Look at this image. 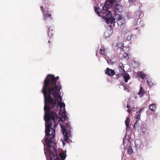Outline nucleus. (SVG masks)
I'll list each match as a JSON object with an SVG mask.
<instances>
[{"instance_id":"20e7f679","label":"nucleus","mask_w":160,"mask_h":160,"mask_svg":"<svg viewBox=\"0 0 160 160\" xmlns=\"http://www.w3.org/2000/svg\"><path fill=\"white\" fill-rule=\"evenodd\" d=\"M64 124V125H61V127L62 129V133L64 138V140L67 142L68 140L71 128L70 125V123L68 121L65 122Z\"/></svg>"},{"instance_id":"f3484780","label":"nucleus","mask_w":160,"mask_h":160,"mask_svg":"<svg viewBox=\"0 0 160 160\" xmlns=\"http://www.w3.org/2000/svg\"><path fill=\"white\" fill-rule=\"evenodd\" d=\"M113 7V8L112 9L113 10H119L120 6L119 4H115V5H114Z\"/></svg>"},{"instance_id":"4468645a","label":"nucleus","mask_w":160,"mask_h":160,"mask_svg":"<svg viewBox=\"0 0 160 160\" xmlns=\"http://www.w3.org/2000/svg\"><path fill=\"white\" fill-rule=\"evenodd\" d=\"M137 75L138 77L142 79H144L145 77L144 74L142 72H138Z\"/></svg>"},{"instance_id":"f03ea898","label":"nucleus","mask_w":160,"mask_h":160,"mask_svg":"<svg viewBox=\"0 0 160 160\" xmlns=\"http://www.w3.org/2000/svg\"><path fill=\"white\" fill-rule=\"evenodd\" d=\"M46 136L44 142L48 148L50 158V160H64L66 158L65 155L64 153L61 152L59 154L61 160L58 156L57 150L55 148L54 145L56 144L54 142V137H55V131L54 129H52L50 132L46 133L45 131Z\"/></svg>"},{"instance_id":"473e14b6","label":"nucleus","mask_w":160,"mask_h":160,"mask_svg":"<svg viewBox=\"0 0 160 160\" xmlns=\"http://www.w3.org/2000/svg\"><path fill=\"white\" fill-rule=\"evenodd\" d=\"M128 14H129V13H128V15H127V16H128V17H129V15H128Z\"/></svg>"},{"instance_id":"ddd939ff","label":"nucleus","mask_w":160,"mask_h":160,"mask_svg":"<svg viewBox=\"0 0 160 160\" xmlns=\"http://www.w3.org/2000/svg\"><path fill=\"white\" fill-rule=\"evenodd\" d=\"M42 13H43L44 17H45V19H46L48 17L50 18L51 16L50 14L48 13L47 11H42Z\"/></svg>"},{"instance_id":"9b49d317","label":"nucleus","mask_w":160,"mask_h":160,"mask_svg":"<svg viewBox=\"0 0 160 160\" xmlns=\"http://www.w3.org/2000/svg\"><path fill=\"white\" fill-rule=\"evenodd\" d=\"M125 20L126 19L124 18L120 20H117V22L118 25L121 26L125 23Z\"/></svg>"},{"instance_id":"9d476101","label":"nucleus","mask_w":160,"mask_h":160,"mask_svg":"<svg viewBox=\"0 0 160 160\" xmlns=\"http://www.w3.org/2000/svg\"><path fill=\"white\" fill-rule=\"evenodd\" d=\"M145 92L144 91L143 88L142 87H141L140 88L139 92L138 93V94L139 96L140 97H142L145 94Z\"/></svg>"},{"instance_id":"a211bd4d","label":"nucleus","mask_w":160,"mask_h":160,"mask_svg":"<svg viewBox=\"0 0 160 160\" xmlns=\"http://www.w3.org/2000/svg\"><path fill=\"white\" fill-rule=\"evenodd\" d=\"M147 83L148 86L149 87H151L153 85V83L150 80H147Z\"/></svg>"},{"instance_id":"a878e982","label":"nucleus","mask_w":160,"mask_h":160,"mask_svg":"<svg viewBox=\"0 0 160 160\" xmlns=\"http://www.w3.org/2000/svg\"><path fill=\"white\" fill-rule=\"evenodd\" d=\"M95 10H100V8L98 7L95 6L94 8Z\"/></svg>"},{"instance_id":"393cba45","label":"nucleus","mask_w":160,"mask_h":160,"mask_svg":"<svg viewBox=\"0 0 160 160\" xmlns=\"http://www.w3.org/2000/svg\"><path fill=\"white\" fill-rule=\"evenodd\" d=\"M143 109V108H140L139 109V111L138 112H137V113L141 112Z\"/></svg>"},{"instance_id":"423d86ee","label":"nucleus","mask_w":160,"mask_h":160,"mask_svg":"<svg viewBox=\"0 0 160 160\" xmlns=\"http://www.w3.org/2000/svg\"><path fill=\"white\" fill-rule=\"evenodd\" d=\"M113 46H114V49L115 51H117L118 49H119L121 51L123 50V48L124 47L123 44L122 43H120L118 44H115V45L113 44Z\"/></svg>"},{"instance_id":"bb28decb","label":"nucleus","mask_w":160,"mask_h":160,"mask_svg":"<svg viewBox=\"0 0 160 160\" xmlns=\"http://www.w3.org/2000/svg\"><path fill=\"white\" fill-rule=\"evenodd\" d=\"M108 64H112V61L111 60V59H110V60H108Z\"/></svg>"},{"instance_id":"1a4fd4ad","label":"nucleus","mask_w":160,"mask_h":160,"mask_svg":"<svg viewBox=\"0 0 160 160\" xmlns=\"http://www.w3.org/2000/svg\"><path fill=\"white\" fill-rule=\"evenodd\" d=\"M99 54L102 56H106L107 53L105 51V48L104 46L101 47L99 50Z\"/></svg>"},{"instance_id":"4be33fe9","label":"nucleus","mask_w":160,"mask_h":160,"mask_svg":"<svg viewBox=\"0 0 160 160\" xmlns=\"http://www.w3.org/2000/svg\"><path fill=\"white\" fill-rule=\"evenodd\" d=\"M133 37V36L131 34V35L128 36L127 38L126 39L128 41H130L131 39Z\"/></svg>"},{"instance_id":"dca6fc26","label":"nucleus","mask_w":160,"mask_h":160,"mask_svg":"<svg viewBox=\"0 0 160 160\" xmlns=\"http://www.w3.org/2000/svg\"><path fill=\"white\" fill-rule=\"evenodd\" d=\"M64 111L62 112V117L65 120V122H67V115H65L66 114V111L64 110V109H63Z\"/></svg>"},{"instance_id":"f257e3e1","label":"nucleus","mask_w":160,"mask_h":160,"mask_svg":"<svg viewBox=\"0 0 160 160\" xmlns=\"http://www.w3.org/2000/svg\"><path fill=\"white\" fill-rule=\"evenodd\" d=\"M59 79L58 76L49 74L44 81L42 92L44 98V119L47 133L52 129L55 130L58 124L56 122L58 115L52 109L55 111L58 109V106L60 108L65 106V103L62 102V97L60 94L62 86L58 81Z\"/></svg>"},{"instance_id":"b1692460","label":"nucleus","mask_w":160,"mask_h":160,"mask_svg":"<svg viewBox=\"0 0 160 160\" xmlns=\"http://www.w3.org/2000/svg\"><path fill=\"white\" fill-rule=\"evenodd\" d=\"M139 124V123L138 122H135L134 125V126H133V128H135V126H137V125H138Z\"/></svg>"},{"instance_id":"c756f323","label":"nucleus","mask_w":160,"mask_h":160,"mask_svg":"<svg viewBox=\"0 0 160 160\" xmlns=\"http://www.w3.org/2000/svg\"><path fill=\"white\" fill-rule=\"evenodd\" d=\"M41 9L43 10V6H41Z\"/></svg>"},{"instance_id":"7c9ffc66","label":"nucleus","mask_w":160,"mask_h":160,"mask_svg":"<svg viewBox=\"0 0 160 160\" xmlns=\"http://www.w3.org/2000/svg\"><path fill=\"white\" fill-rule=\"evenodd\" d=\"M48 42L49 43H50L51 42H50V41H49H49H48Z\"/></svg>"},{"instance_id":"2f4dec72","label":"nucleus","mask_w":160,"mask_h":160,"mask_svg":"<svg viewBox=\"0 0 160 160\" xmlns=\"http://www.w3.org/2000/svg\"><path fill=\"white\" fill-rule=\"evenodd\" d=\"M97 53H98V52H97L96 53V56H97Z\"/></svg>"},{"instance_id":"2eb2a0df","label":"nucleus","mask_w":160,"mask_h":160,"mask_svg":"<svg viewBox=\"0 0 160 160\" xmlns=\"http://www.w3.org/2000/svg\"><path fill=\"white\" fill-rule=\"evenodd\" d=\"M130 122V119L129 118H127L126 120L125 121V122L126 124V126L127 127V128H130L129 127V123Z\"/></svg>"},{"instance_id":"f8f14e48","label":"nucleus","mask_w":160,"mask_h":160,"mask_svg":"<svg viewBox=\"0 0 160 160\" xmlns=\"http://www.w3.org/2000/svg\"><path fill=\"white\" fill-rule=\"evenodd\" d=\"M149 108L151 111L154 112L156 109V105L154 103L152 104L149 105Z\"/></svg>"},{"instance_id":"0eeeda50","label":"nucleus","mask_w":160,"mask_h":160,"mask_svg":"<svg viewBox=\"0 0 160 160\" xmlns=\"http://www.w3.org/2000/svg\"><path fill=\"white\" fill-rule=\"evenodd\" d=\"M105 74L110 76H113L115 74V72L114 70H112L108 68L105 71Z\"/></svg>"},{"instance_id":"7ed1b4c3","label":"nucleus","mask_w":160,"mask_h":160,"mask_svg":"<svg viewBox=\"0 0 160 160\" xmlns=\"http://www.w3.org/2000/svg\"><path fill=\"white\" fill-rule=\"evenodd\" d=\"M113 11L115 13V18L112 16L110 11H95L96 13L99 16L102 17L103 19L106 20V22L108 24L115 23V18H116L117 20H120L124 18L121 14L116 13V11Z\"/></svg>"},{"instance_id":"6e6552de","label":"nucleus","mask_w":160,"mask_h":160,"mask_svg":"<svg viewBox=\"0 0 160 160\" xmlns=\"http://www.w3.org/2000/svg\"><path fill=\"white\" fill-rule=\"evenodd\" d=\"M121 76L123 77L125 82H127L128 80L130 79V77L129 74L126 72L124 73L121 75Z\"/></svg>"},{"instance_id":"412c9836","label":"nucleus","mask_w":160,"mask_h":160,"mask_svg":"<svg viewBox=\"0 0 160 160\" xmlns=\"http://www.w3.org/2000/svg\"><path fill=\"white\" fill-rule=\"evenodd\" d=\"M48 36L49 37H51L53 35V33L52 32H50V28H48Z\"/></svg>"},{"instance_id":"6ab92c4d","label":"nucleus","mask_w":160,"mask_h":160,"mask_svg":"<svg viewBox=\"0 0 160 160\" xmlns=\"http://www.w3.org/2000/svg\"><path fill=\"white\" fill-rule=\"evenodd\" d=\"M128 152L129 155H131L132 154L133 152L131 146L128 147Z\"/></svg>"},{"instance_id":"cd10ccee","label":"nucleus","mask_w":160,"mask_h":160,"mask_svg":"<svg viewBox=\"0 0 160 160\" xmlns=\"http://www.w3.org/2000/svg\"><path fill=\"white\" fill-rule=\"evenodd\" d=\"M131 111V109H128L127 110V112L129 113H130V112Z\"/></svg>"},{"instance_id":"5701e85b","label":"nucleus","mask_w":160,"mask_h":160,"mask_svg":"<svg viewBox=\"0 0 160 160\" xmlns=\"http://www.w3.org/2000/svg\"><path fill=\"white\" fill-rule=\"evenodd\" d=\"M123 87L124 88V89L125 91H126L127 90V91H128L129 87L128 86H127L126 85H123Z\"/></svg>"},{"instance_id":"39448f33","label":"nucleus","mask_w":160,"mask_h":160,"mask_svg":"<svg viewBox=\"0 0 160 160\" xmlns=\"http://www.w3.org/2000/svg\"><path fill=\"white\" fill-rule=\"evenodd\" d=\"M124 66L122 64L121 65H119L118 67L119 71V73L116 75L117 77V78L121 76V75L122 74L124 73L125 72V70H124L123 68Z\"/></svg>"},{"instance_id":"aec40b11","label":"nucleus","mask_w":160,"mask_h":160,"mask_svg":"<svg viewBox=\"0 0 160 160\" xmlns=\"http://www.w3.org/2000/svg\"><path fill=\"white\" fill-rule=\"evenodd\" d=\"M141 115V114L137 113V116L135 118V119H136V122L140 119Z\"/></svg>"},{"instance_id":"c85d7f7f","label":"nucleus","mask_w":160,"mask_h":160,"mask_svg":"<svg viewBox=\"0 0 160 160\" xmlns=\"http://www.w3.org/2000/svg\"><path fill=\"white\" fill-rule=\"evenodd\" d=\"M127 108H128V109H130L131 107L128 104V105L127 106Z\"/></svg>"},{"instance_id":"72a5a7b5","label":"nucleus","mask_w":160,"mask_h":160,"mask_svg":"<svg viewBox=\"0 0 160 160\" xmlns=\"http://www.w3.org/2000/svg\"><path fill=\"white\" fill-rule=\"evenodd\" d=\"M44 153H46V152H45V151H44Z\"/></svg>"}]
</instances>
